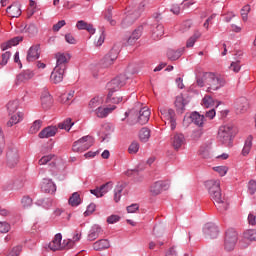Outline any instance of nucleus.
I'll return each instance as SVG.
<instances>
[{
  "label": "nucleus",
  "instance_id": "1",
  "mask_svg": "<svg viewBox=\"0 0 256 256\" xmlns=\"http://www.w3.org/2000/svg\"><path fill=\"white\" fill-rule=\"evenodd\" d=\"M205 186L218 211L220 213L227 211L229 209V202L225 200V197L221 193V182L219 180H209L205 183Z\"/></svg>",
  "mask_w": 256,
  "mask_h": 256
},
{
  "label": "nucleus",
  "instance_id": "2",
  "mask_svg": "<svg viewBox=\"0 0 256 256\" xmlns=\"http://www.w3.org/2000/svg\"><path fill=\"white\" fill-rule=\"evenodd\" d=\"M129 77L130 76L128 68L126 74H120L107 83V89L109 90L107 103H114V105H117L121 103V101H123V97L114 96L113 93H115V91H119L121 87H125V85L127 84V79H129Z\"/></svg>",
  "mask_w": 256,
  "mask_h": 256
},
{
  "label": "nucleus",
  "instance_id": "3",
  "mask_svg": "<svg viewBox=\"0 0 256 256\" xmlns=\"http://www.w3.org/2000/svg\"><path fill=\"white\" fill-rule=\"evenodd\" d=\"M233 137H235V126L233 124H226L220 126L218 130V141L226 147L233 145Z\"/></svg>",
  "mask_w": 256,
  "mask_h": 256
},
{
  "label": "nucleus",
  "instance_id": "4",
  "mask_svg": "<svg viewBox=\"0 0 256 256\" xmlns=\"http://www.w3.org/2000/svg\"><path fill=\"white\" fill-rule=\"evenodd\" d=\"M131 113L130 118L128 119V123L130 125H135V123H139L140 125H145L149 123V118L151 117V111H149V108L144 107L142 108L138 114H135V111L131 112H125V117H129V114Z\"/></svg>",
  "mask_w": 256,
  "mask_h": 256
},
{
  "label": "nucleus",
  "instance_id": "5",
  "mask_svg": "<svg viewBox=\"0 0 256 256\" xmlns=\"http://www.w3.org/2000/svg\"><path fill=\"white\" fill-rule=\"evenodd\" d=\"M204 81L207 88L208 93L213 91H218L221 87H225V79L216 76L214 73L206 72L204 73Z\"/></svg>",
  "mask_w": 256,
  "mask_h": 256
},
{
  "label": "nucleus",
  "instance_id": "6",
  "mask_svg": "<svg viewBox=\"0 0 256 256\" xmlns=\"http://www.w3.org/2000/svg\"><path fill=\"white\" fill-rule=\"evenodd\" d=\"M94 140L91 136H83L76 142H74L72 146V150L74 153H83L84 151H87V149L93 147Z\"/></svg>",
  "mask_w": 256,
  "mask_h": 256
},
{
  "label": "nucleus",
  "instance_id": "7",
  "mask_svg": "<svg viewBox=\"0 0 256 256\" xmlns=\"http://www.w3.org/2000/svg\"><path fill=\"white\" fill-rule=\"evenodd\" d=\"M239 237L237 234V231L235 229L230 228L226 231V236L224 239V249L227 251H233L235 249V246L237 245Z\"/></svg>",
  "mask_w": 256,
  "mask_h": 256
},
{
  "label": "nucleus",
  "instance_id": "8",
  "mask_svg": "<svg viewBox=\"0 0 256 256\" xmlns=\"http://www.w3.org/2000/svg\"><path fill=\"white\" fill-rule=\"evenodd\" d=\"M6 163L10 169L17 167L19 163V150L16 147L9 148L6 153Z\"/></svg>",
  "mask_w": 256,
  "mask_h": 256
},
{
  "label": "nucleus",
  "instance_id": "9",
  "mask_svg": "<svg viewBox=\"0 0 256 256\" xmlns=\"http://www.w3.org/2000/svg\"><path fill=\"white\" fill-rule=\"evenodd\" d=\"M56 59V68L62 69L64 71H67V65L69 64V61H71V54L67 52H58L55 54Z\"/></svg>",
  "mask_w": 256,
  "mask_h": 256
},
{
  "label": "nucleus",
  "instance_id": "10",
  "mask_svg": "<svg viewBox=\"0 0 256 256\" xmlns=\"http://www.w3.org/2000/svg\"><path fill=\"white\" fill-rule=\"evenodd\" d=\"M117 57H119V49L112 48L108 54L104 56L102 59V67H111L115 61H117Z\"/></svg>",
  "mask_w": 256,
  "mask_h": 256
},
{
  "label": "nucleus",
  "instance_id": "11",
  "mask_svg": "<svg viewBox=\"0 0 256 256\" xmlns=\"http://www.w3.org/2000/svg\"><path fill=\"white\" fill-rule=\"evenodd\" d=\"M139 17V13H134L133 11H128L126 16L123 18L121 22V28L127 29V27H131L133 23L136 22L137 18Z\"/></svg>",
  "mask_w": 256,
  "mask_h": 256
},
{
  "label": "nucleus",
  "instance_id": "12",
  "mask_svg": "<svg viewBox=\"0 0 256 256\" xmlns=\"http://www.w3.org/2000/svg\"><path fill=\"white\" fill-rule=\"evenodd\" d=\"M171 143L175 151H179L185 145V135L182 133H175L171 138Z\"/></svg>",
  "mask_w": 256,
  "mask_h": 256
},
{
  "label": "nucleus",
  "instance_id": "13",
  "mask_svg": "<svg viewBox=\"0 0 256 256\" xmlns=\"http://www.w3.org/2000/svg\"><path fill=\"white\" fill-rule=\"evenodd\" d=\"M35 77V73L31 70H25L24 72L20 73L16 77V85H21V83H27L30 79Z\"/></svg>",
  "mask_w": 256,
  "mask_h": 256
},
{
  "label": "nucleus",
  "instance_id": "14",
  "mask_svg": "<svg viewBox=\"0 0 256 256\" xmlns=\"http://www.w3.org/2000/svg\"><path fill=\"white\" fill-rule=\"evenodd\" d=\"M101 107H103V97L95 96L88 103V109L91 113H95Z\"/></svg>",
  "mask_w": 256,
  "mask_h": 256
},
{
  "label": "nucleus",
  "instance_id": "15",
  "mask_svg": "<svg viewBox=\"0 0 256 256\" xmlns=\"http://www.w3.org/2000/svg\"><path fill=\"white\" fill-rule=\"evenodd\" d=\"M40 45L39 44H36V45H33L32 47L29 48L28 50V54H27V61L29 63L33 62V61H37V59H39V49H40Z\"/></svg>",
  "mask_w": 256,
  "mask_h": 256
},
{
  "label": "nucleus",
  "instance_id": "16",
  "mask_svg": "<svg viewBox=\"0 0 256 256\" xmlns=\"http://www.w3.org/2000/svg\"><path fill=\"white\" fill-rule=\"evenodd\" d=\"M235 107L239 113H245L249 109V100L245 97H240L236 99Z\"/></svg>",
  "mask_w": 256,
  "mask_h": 256
},
{
  "label": "nucleus",
  "instance_id": "17",
  "mask_svg": "<svg viewBox=\"0 0 256 256\" xmlns=\"http://www.w3.org/2000/svg\"><path fill=\"white\" fill-rule=\"evenodd\" d=\"M203 233L206 234L207 237H210V239H216L217 235H219V230L215 225L207 223L203 228Z\"/></svg>",
  "mask_w": 256,
  "mask_h": 256
},
{
  "label": "nucleus",
  "instance_id": "18",
  "mask_svg": "<svg viewBox=\"0 0 256 256\" xmlns=\"http://www.w3.org/2000/svg\"><path fill=\"white\" fill-rule=\"evenodd\" d=\"M64 75H65V70L55 67L51 73L50 81H52V83H55V84L61 83V81H63Z\"/></svg>",
  "mask_w": 256,
  "mask_h": 256
},
{
  "label": "nucleus",
  "instance_id": "19",
  "mask_svg": "<svg viewBox=\"0 0 256 256\" xmlns=\"http://www.w3.org/2000/svg\"><path fill=\"white\" fill-rule=\"evenodd\" d=\"M159 111L163 121H171L176 117L175 110L171 108L160 107Z\"/></svg>",
  "mask_w": 256,
  "mask_h": 256
},
{
  "label": "nucleus",
  "instance_id": "20",
  "mask_svg": "<svg viewBox=\"0 0 256 256\" xmlns=\"http://www.w3.org/2000/svg\"><path fill=\"white\" fill-rule=\"evenodd\" d=\"M100 235H103V228L95 224L90 229V232L88 234V241H95V239H99Z\"/></svg>",
  "mask_w": 256,
  "mask_h": 256
},
{
  "label": "nucleus",
  "instance_id": "21",
  "mask_svg": "<svg viewBox=\"0 0 256 256\" xmlns=\"http://www.w3.org/2000/svg\"><path fill=\"white\" fill-rule=\"evenodd\" d=\"M55 135H57L56 126H48L39 133L40 139H49V137H55Z\"/></svg>",
  "mask_w": 256,
  "mask_h": 256
},
{
  "label": "nucleus",
  "instance_id": "22",
  "mask_svg": "<svg viewBox=\"0 0 256 256\" xmlns=\"http://www.w3.org/2000/svg\"><path fill=\"white\" fill-rule=\"evenodd\" d=\"M77 29L79 31H88L91 35H95V28L93 27V24L85 22V20H79L76 23Z\"/></svg>",
  "mask_w": 256,
  "mask_h": 256
},
{
  "label": "nucleus",
  "instance_id": "23",
  "mask_svg": "<svg viewBox=\"0 0 256 256\" xmlns=\"http://www.w3.org/2000/svg\"><path fill=\"white\" fill-rule=\"evenodd\" d=\"M23 41V36H17L9 41L1 44L2 51H7V49H11V47H15L16 45H19Z\"/></svg>",
  "mask_w": 256,
  "mask_h": 256
},
{
  "label": "nucleus",
  "instance_id": "24",
  "mask_svg": "<svg viewBox=\"0 0 256 256\" xmlns=\"http://www.w3.org/2000/svg\"><path fill=\"white\" fill-rule=\"evenodd\" d=\"M115 109H117L116 106L106 107V108H103V106H101L94 113H95L96 117H99V119H105V117H107V115H109V113H113V111H115Z\"/></svg>",
  "mask_w": 256,
  "mask_h": 256
},
{
  "label": "nucleus",
  "instance_id": "25",
  "mask_svg": "<svg viewBox=\"0 0 256 256\" xmlns=\"http://www.w3.org/2000/svg\"><path fill=\"white\" fill-rule=\"evenodd\" d=\"M41 105L43 109H51L53 106V97L49 92H44L41 96Z\"/></svg>",
  "mask_w": 256,
  "mask_h": 256
},
{
  "label": "nucleus",
  "instance_id": "26",
  "mask_svg": "<svg viewBox=\"0 0 256 256\" xmlns=\"http://www.w3.org/2000/svg\"><path fill=\"white\" fill-rule=\"evenodd\" d=\"M81 240V231L76 230L74 233V236L72 239L69 240H64V247H66V249H73V247H75V243H77V241Z\"/></svg>",
  "mask_w": 256,
  "mask_h": 256
},
{
  "label": "nucleus",
  "instance_id": "27",
  "mask_svg": "<svg viewBox=\"0 0 256 256\" xmlns=\"http://www.w3.org/2000/svg\"><path fill=\"white\" fill-rule=\"evenodd\" d=\"M9 17H21V6L19 3H14L6 9Z\"/></svg>",
  "mask_w": 256,
  "mask_h": 256
},
{
  "label": "nucleus",
  "instance_id": "28",
  "mask_svg": "<svg viewBox=\"0 0 256 256\" xmlns=\"http://www.w3.org/2000/svg\"><path fill=\"white\" fill-rule=\"evenodd\" d=\"M167 187V184L163 181H157L154 184L151 185L150 187V193L152 195H160L161 191Z\"/></svg>",
  "mask_w": 256,
  "mask_h": 256
},
{
  "label": "nucleus",
  "instance_id": "29",
  "mask_svg": "<svg viewBox=\"0 0 256 256\" xmlns=\"http://www.w3.org/2000/svg\"><path fill=\"white\" fill-rule=\"evenodd\" d=\"M109 247H111V243L107 239H100L93 244L94 251H103Z\"/></svg>",
  "mask_w": 256,
  "mask_h": 256
},
{
  "label": "nucleus",
  "instance_id": "30",
  "mask_svg": "<svg viewBox=\"0 0 256 256\" xmlns=\"http://www.w3.org/2000/svg\"><path fill=\"white\" fill-rule=\"evenodd\" d=\"M189 103L188 100H186L183 95H179L176 97L175 100V107L178 111V113H183L185 111V106Z\"/></svg>",
  "mask_w": 256,
  "mask_h": 256
},
{
  "label": "nucleus",
  "instance_id": "31",
  "mask_svg": "<svg viewBox=\"0 0 256 256\" xmlns=\"http://www.w3.org/2000/svg\"><path fill=\"white\" fill-rule=\"evenodd\" d=\"M61 239H63L61 233L56 234L53 241L49 243V249L51 251H59L61 249Z\"/></svg>",
  "mask_w": 256,
  "mask_h": 256
},
{
  "label": "nucleus",
  "instance_id": "32",
  "mask_svg": "<svg viewBox=\"0 0 256 256\" xmlns=\"http://www.w3.org/2000/svg\"><path fill=\"white\" fill-rule=\"evenodd\" d=\"M183 51H185V48H180L178 50L168 49L167 57L170 61H177V59L183 55Z\"/></svg>",
  "mask_w": 256,
  "mask_h": 256
},
{
  "label": "nucleus",
  "instance_id": "33",
  "mask_svg": "<svg viewBox=\"0 0 256 256\" xmlns=\"http://www.w3.org/2000/svg\"><path fill=\"white\" fill-rule=\"evenodd\" d=\"M57 156H55V154H49L46 156H43L39 161L38 164L39 165H47V163H50L49 166L50 167H55V159ZM52 161V162H51Z\"/></svg>",
  "mask_w": 256,
  "mask_h": 256
},
{
  "label": "nucleus",
  "instance_id": "34",
  "mask_svg": "<svg viewBox=\"0 0 256 256\" xmlns=\"http://www.w3.org/2000/svg\"><path fill=\"white\" fill-rule=\"evenodd\" d=\"M190 119L192 123L198 127H203V123H205V116L199 114L198 112H193L190 116Z\"/></svg>",
  "mask_w": 256,
  "mask_h": 256
},
{
  "label": "nucleus",
  "instance_id": "35",
  "mask_svg": "<svg viewBox=\"0 0 256 256\" xmlns=\"http://www.w3.org/2000/svg\"><path fill=\"white\" fill-rule=\"evenodd\" d=\"M41 189L42 191H44V193H55V191H57V186H55V183H53V181L45 180L42 183Z\"/></svg>",
  "mask_w": 256,
  "mask_h": 256
},
{
  "label": "nucleus",
  "instance_id": "36",
  "mask_svg": "<svg viewBox=\"0 0 256 256\" xmlns=\"http://www.w3.org/2000/svg\"><path fill=\"white\" fill-rule=\"evenodd\" d=\"M251 147H253V136L250 135L247 137L244 147L242 149V155L244 157H247V155H249L251 151Z\"/></svg>",
  "mask_w": 256,
  "mask_h": 256
},
{
  "label": "nucleus",
  "instance_id": "37",
  "mask_svg": "<svg viewBox=\"0 0 256 256\" xmlns=\"http://www.w3.org/2000/svg\"><path fill=\"white\" fill-rule=\"evenodd\" d=\"M162 35H165V29L163 27V24H158L152 30V37L153 39L158 40V39H161Z\"/></svg>",
  "mask_w": 256,
  "mask_h": 256
},
{
  "label": "nucleus",
  "instance_id": "38",
  "mask_svg": "<svg viewBox=\"0 0 256 256\" xmlns=\"http://www.w3.org/2000/svg\"><path fill=\"white\" fill-rule=\"evenodd\" d=\"M23 120V113L18 112L17 114H14L11 116L9 121L6 123L7 127H13V125H17V123H20Z\"/></svg>",
  "mask_w": 256,
  "mask_h": 256
},
{
  "label": "nucleus",
  "instance_id": "39",
  "mask_svg": "<svg viewBox=\"0 0 256 256\" xmlns=\"http://www.w3.org/2000/svg\"><path fill=\"white\" fill-rule=\"evenodd\" d=\"M68 203L71 207H79L81 205V195H79V192H74L69 198Z\"/></svg>",
  "mask_w": 256,
  "mask_h": 256
},
{
  "label": "nucleus",
  "instance_id": "40",
  "mask_svg": "<svg viewBox=\"0 0 256 256\" xmlns=\"http://www.w3.org/2000/svg\"><path fill=\"white\" fill-rule=\"evenodd\" d=\"M36 205L43 207L44 209H50V207H53V200L51 198L38 199Z\"/></svg>",
  "mask_w": 256,
  "mask_h": 256
},
{
  "label": "nucleus",
  "instance_id": "41",
  "mask_svg": "<svg viewBox=\"0 0 256 256\" xmlns=\"http://www.w3.org/2000/svg\"><path fill=\"white\" fill-rule=\"evenodd\" d=\"M75 95V91H70L68 94H62L59 98L60 103L64 105H71V100Z\"/></svg>",
  "mask_w": 256,
  "mask_h": 256
},
{
  "label": "nucleus",
  "instance_id": "42",
  "mask_svg": "<svg viewBox=\"0 0 256 256\" xmlns=\"http://www.w3.org/2000/svg\"><path fill=\"white\" fill-rule=\"evenodd\" d=\"M201 38V32L199 30H196L194 34L187 40L186 47L191 48L195 43H197V39Z\"/></svg>",
  "mask_w": 256,
  "mask_h": 256
},
{
  "label": "nucleus",
  "instance_id": "43",
  "mask_svg": "<svg viewBox=\"0 0 256 256\" xmlns=\"http://www.w3.org/2000/svg\"><path fill=\"white\" fill-rule=\"evenodd\" d=\"M151 137V130L148 128H142L139 132V139L142 141V143H147L149 141V138Z\"/></svg>",
  "mask_w": 256,
  "mask_h": 256
},
{
  "label": "nucleus",
  "instance_id": "44",
  "mask_svg": "<svg viewBox=\"0 0 256 256\" xmlns=\"http://www.w3.org/2000/svg\"><path fill=\"white\" fill-rule=\"evenodd\" d=\"M243 237L246 241L253 243V241H256V230L255 229L246 230L243 234Z\"/></svg>",
  "mask_w": 256,
  "mask_h": 256
},
{
  "label": "nucleus",
  "instance_id": "45",
  "mask_svg": "<svg viewBox=\"0 0 256 256\" xmlns=\"http://www.w3.org/2000/svg\"><path fill=\"white\" fill-rule=\"evenodd\" d=\"M75 125L74 122H72L71 118L65 119L63 122L58 124L59 129H64L65 131H71V127Z\"/></svg>",
  "mask_w": 256,
  "mask_h": 256
},
{
  "label": "nucleus",
  "instance_id": "46",
  "mask_svg": "<svg viewBox=\"0 0 256 256\" xmlns=\"http://www.w3.org/2000/svg\"><path fill=\"white\" fill-rule=\"evenodd\" d=\"M19 109V100H12L7 104V111L9 115H13Z\"/></svg>",
  "mask_w": 256,
  "mask_h": 256
},
{
  "label": "nucleus",
  "instance_id": "47",
  "mask_svg": "<svg viewBox=\"0 0 256 256\" xmlns=\"http://www.w3.org/2000/svg\"><path fill=\"white\" fill-rule=\"evenodd\" d=\"M105 20L109 21L110 25L114 27V25H117V21L113 20V7H108L106 13H105Z\"/></svg>",
  "mask_w": 256,
  "mask_h": 256
},
{
  "label": "nucleus",
  "instance_id": "48",
  "mask_svg": "<svg viewBox=\"0 0 256 256\" xmlns=\"http://www.w3.org/2000/svg\"><path fill=\"white\" fill-rule=\"evenodd\" d=\"M241 17L243 21H247V19H249V13H251V6L249 4L245 5L241 11Z\"/></svg>",
  "mask_w": 256,
  "mask_h": 256
},
{
  "label": "nucleus",
  "instance_id": "49",
  "mask_svg": "<svg viewBox=\"0 0 256 256\" xmlns=\"http://www.w3.org/2000/svg\"><path fill=\"white\" fill-rule=\"evenodd\" d=\"M121 193H123V186L117 185L114 189V201L115 203H119L121 201Z\"/></svg>",
  "mask_w": 256,
  "mask_h": 256
},
{
  "label": "nucleus",
  "instance_id": "50",
  "mask_svg": "<svg viewBox=\"0 0 256 256\" xmlns=\"http://www.w3.org/2000/svg\"><path fill=\"white\" fill-rule=\"evenodd\" d=\"M43 125V121L41 120H36L30 127V133L34 135L35 133L39 132V129H41V126Z\"/></svg>",
  "mask_w": 256,
  "mask_h": 256
},
{
  "label": "nucleus",
  "instance_id": "51",
  "mask_svg": "<svg viewBox=\"0 0 256 256\" xmlns=\"http://www.w3.org/2000/svg\"><path fill=\"white\" fill-rule=\"evenodd\" d=\"M111 189H113V183L111 181L101 185L100 192L102 193V197L106 195V193H109Z\"/></svg>",
  "mask_w": 256,
  "mask_h": 256
},
{
  "label": "nucleus",
  "instance_id": "52",
  "mask_svg": "<svg viewBox=\"0 0 256 256\" xmlns=\"http://www.w3.org/2000/svg\"><path fill=\"white\" fill-rule=\"evenodd\" d=\"M149 7V1L147 0H143L138 7L136 8V10H134V13H139V17H141V13H143V11H145V8Z\"/></svg>",
  "mask_w": 256,
  "mask_h": 256
},
{
  "label": "nucleus",
  "instance_id": "53",
  "mask_svg": "<svg viewBox=\"0 0 256 256\" xmlns=\"http://www.w3.org/2000/svg\"><path fill=\"white\" fill-rule=\"evenodd\" d=\"M21 204L24 209H28V207H31L33 205V199L29 196H24L21 200Z\"/></svg>",
  "mask_w": 256,
  "mask_h": 256
},
{
  "label": "nucleus",
  "instance_id": "54",
  "mask_svg": "<svg viewBox=\"0 0 256 256\" xmlns=\"http://www.w3.org/2000/svg\"><path fill=\"white\" fill-rule=\"evenodd\" d=\"M202 136H203V129L198 128L192 132L191 139L193 141H199L200 137Z\"/></svg>",
  "mask_w": 256,
  "mask_h": 256
},
{
  "label": "nucleus",
  "instance_id": "55",
  "mask_svg": "<svg viewBox=\"0 0 256 256\" xmlns=\"http://www.w3.org/2000/svg\"><path fill=\"white\" fill-rule=\"evenodd\" d=\"M105 43V28H101V34L98 37L97 41H95L96 47H101Z\"/></svg>",
  "mask_w": 256,
  "mask_h": 256
},
{
  "label": "nucleus",
  "instance_id": "56",
  "mask_svg": "<svg viewBox=\"0 0 256 256\" xmlns=\"http://www.w3.org/2000/svg\"><path fill=\"white\" fill-rule=\"evenodd\" d=\"M9 59H11V52L7 51L2 54V60L0 61V65L2 67H5L7 63H9Z\"/></svg>",
  "mask_w": 256,
  "mask_h": 256
},
{
  "label": "nucleus",
  "instance_id": "57",
  "mask_svg": "<svg viewBox=\"0 0 256 256\" xmlns=\"http://www.w3.org/2000/svg\"><path fill=\"white\" fill-rule=\"evenodd\" d=\"M214 171H216V173H219L221 177H225L229 169L227 168V166H218V167H214Z\"/></svg>",
  "mask_w": 256,
  "mask_h": 256
},
{
  "label": "nucleus",
  "instance_id": "58",
  "mask_svg": "<svg viewBox=\"0 0 256 256\" xmlns=\"http://www.w3.org/2000/svg\"><path fill=\"white\" fill-rule=\"evenodd\" d=\"M230 70L234 71V73H239V71H241V61H235L232 62L230 65Z\"/></svg>",
  "mask_w": 256,
  "mask_h": 256
},
{
  "label": "nucleus",
  "instance_id": "59",
  "mask_svg": "<svg viewBox=\"0 0 256 256\" xmlns=\"http://www.w3.org/2000/svg\"><path fill=\"white\" fill-rule=\"evenodd\" d=\"M203 104H204V107H212V105L215 104V102L213 101V98L211 96H205L203 98Z\"/></svg>",
  "mask_w": 256,
  "mask_h": 256
},
{
  "label": "nucleus",
  "instance_id": "60",
  "mask_svg": "<svg viewBox=\"0 0 256 256\" xmlns=\"http://www.w3.org/2000/svg\"><path fill=\"white\" fill-rule=\"evenodd\" d=\"M11 225L7 222H0V233H9Z\"/></svg>",
  "mask_w": 256,
  "mask_h": 256
},
{
  "label": "nucleus",
  "instance_id": "61",
  "mask_svg": "<svg viewBox=\"0 0 256 256\" xmlns=\"http://www.w3.org/2000/svg\"><path fill=\"white\" fill-rule=\"evenodd\" d=\"M248 191H249L250 195H255V192H256V181L255 180L249 181Z\"/></svg>",
  "mask_w": 256,
  "mask_h": 256
},
{
  "label": "nucleus",
  "instance_id": "62",
  "mask_svg": "<svg viewBox=\"0 0 256 256\" xmlns=\"http://www.w3.org/2000/svg\"><path fill=\"white\" fill-rule=\"evenodd\" d=\"M193 26V22L191 20H186L182 23L181 31L185 33V31H189V28Z\"/></svg>",
  "mask_w": 256,
  "mask_h": 256
},
{
  "label": "nucleus",
  "instance_id": "63",
  "mask_svg": "<svg viewBox=\"0 0 256 256\" xmlns=\"http://www.w3.org/2000/svg\"><path fill=\"white\" fill-rule=\"evenodd\" d=\"M96 206L94 203H91L88 207L87 210L84 212L85 217H89L92 213H95Z\"/></svg>",
  "mask_w": 256,
  "mask_h": 256
},
{
  "label": "nucleus",
  "instance_id": "64",
  "mask_svg": "<svg viewBox=\"0 0 256 256\" xmlns=\"http://www.w3.org/2000/svg\"><path fill=\"white\" fill-rule=\"evenodd\" d=\"M128 151H129V153H137V151H139V143L132 142L128 148Z\"/></svg>",
  "mask_w": 256,
  "mask_h": 256
}]
</instances>
